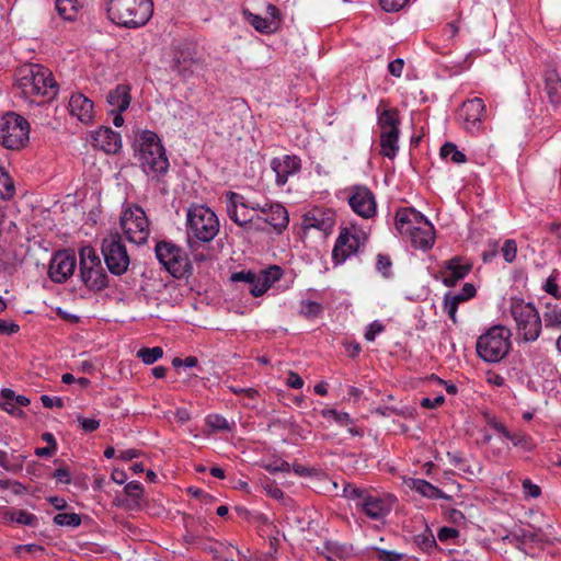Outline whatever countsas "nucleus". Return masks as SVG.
<instances>
[{
    "label": "nucleus",
    "mask_w": 561,
    "mask_h": 561,
    "mask_svg": "<svg viewBox=\"0 0 561 561\" xmlns=\"http://www.w3.org/2000/svg\"><path fill=\"white\" fill-rule=\"evenodd\" d=\"M403 68H404V60L401 58H397V59L392 60L391 62H389V65H388V71L393 77H397V78L401 77Z\"/></svg>",
    "instance_id": "62"
},
{
    "label": "nucleus",
    "mask_w": 561,
    "mask_h": 561,
    "mask_svg": "<svg viewBox=\"0 0 561 561\" xmlns=\"http://www.w3.org/2000/svg\"><path fill=\"white\" fill-rule=\"evenodd\" d=\"M477 354L486 363H499L511 348V331L503 325H494L477 340Z\"/></svg>",
    "instance_id": "7"
},
{
    "label": "nucleus",
    "mask_w": 561,
    "mask_h": 561,
    "mask_svg": "<svg viewBox=\"0 0 561 561\" xmlns=\"http://www.w3.org/2000/svg\"><path fill=\"white\" fill-rule=\"evenodd\" d=\"M1 407L5 412L15 417H22L24 414V412L16 405L14 401H2Z\"/></svg>",
    "instance_id": "61"
},
{
    "label": "nucleus",
    "mask_w": 561,
    "mask_h": 561,
    "mask_svg": "<svg viewBox=\"0 0 561 561\" xmlns=\"http://www.w3.org/2000/svg\"><path fill=\"white\" fill-rule=\"evenodd\" d=\"M343 493L346 499L354 502L355 508L359 513L376 522L385 519L397 502V497L390 493L352 484L345 485Z\"/></svg>",
    "instance_id": "4"
},
{
    "label": "nucleus",
    "mask_w": 561,
    "mask_h": 561,
    "mask_svg": "<svg viewBox=\"0 0 561 561\" xmlns=\"http://www.w3.org/2000/svg\"><path fill=\"white\" fill-rule=\"evenodd\" d=\"M217 215L205 205L193 204L186 210L187 239L210 242L219 232Z\"/></svg>",
    "instance_id": "6"
},
{
    "label": "nucleus",
    "mask_w": 561,
    "mask_h": 561,
    "mask_svg": "<svg viewBox=\"0 0 561 561\" xmlns=\"http://www.w3.org/2000/svg\"><path fill=\"white\" fill-rule=\"evenodd\" d=\"M16 88L31 103H44L58 92L51 72L37 64L23 65L16 71Z\"/></svg>",
    "instance_id": "1"
},
{
    "label": "nucleus",
    "mask_w": 561,
    "mask_h": 561,
    "mask_svg": "<svg viewBox=\"0 0 561 561\" xmlns=\"http://www.w3.org/2000/svg\"><path fill=\"white\" fill-rule=\"evenodd\" d=\"M306 222L310 227H330L332 225V215L321 209H314L306 216Z\"/></svg>",
    "instance_id": "33"
},
{
    "label": "nucleus",
    "mask_w": 561,
    "mask_h": 561,
    "mask_svg": "<svg viewBox=\"0 0 561 561\" xmlns=\"http://www.w3.org/2000/svg\"><path fill=\"white\" fill-rule=\"evenodd\" d=\"M510 440L514 446L520 447L524 451H531L536 446L531 437L522 432L512 433Z\"/></svg>",
    "instance_id": "42"
},
{
    "label": "nucleus",
    "mask_w": 561,
    "mask_h": 561,
    "mask_svg": "<svg viewBox=\"0 0 561 561\" xmlns=\"http://www.w3.org/2000/svg\"><path fill=\"white\" fill-rule=\"evenodd\" d=\"M522 488L525 499H537L541 495L540 486L533 483L530 479H524L522 482Z\"/></svg>",
    "instance_id": "48"
},
{
    "label": "nucleus",
    "mask_w": 561,
    "mask_h": 561,
    "mask_svg": "<svg viewBox=\"0 0 561 561\" xmlns=\"http://www.w3.org/2000/svg\"><path fill=\"white\" fill-rule=\"evenodd\" d=\"M546 328L561 329V305L547 302L543 311Z\"/></svg>",
    "instance_id": "31"
},
{
    "label": "nucleus",
    "mask_w": 561,
    "mask_h": 561,
    "mask_svg": "<svg viewBox=\"0 0 561 561\" xmlns=\"http://www.w3.org/2000/svg\"><path fill=\"white\" fill-rule=\"evenodd\" d=\"M255 204L254 201H248L243 195L228 192L226 194V208L229 218L237 225L244 227L254 225L255 221Z\"/></svg>",
    "instance_id": "14"
},
{
    "label": "nucleus",
    "mask_w": 561,
    "mask_h": 561,
    "mask_svg": "<svg viewBox=\"0 0 561 561\" xmlns=\"http://www.w3.org/2000/svg\"><path fill=\"white\" fill-rule=\"evenodd\" d=\"M399 151V136L380 135V153L383 157L393 159Z\"/></svg>",
    "instance_id": "34"
},
{
    "label": "nucleus",
    "mask_w": 561,
    "mask_h": 561,
    "mask_svg": "<svg viewBox=\"0 0 561 561\" xmlns=\"http://www.w3.org/2000/svg\"><path fill=\"white\" fill-rule=\"evenodd\" d=\"M378 116V127L380 128V135L382 136H399L400 130V118L399 112L392 107H381L377 108Z\"/></svg>",
    "instance_id": "24"
},
{
    "label": "nucleus",
    "mask_w": 561,
    "mask_h": 561,
    "mask_svg": "<svg viewBox=\"0 0 561 561\" xmlns=\"http://www.w3.org/2000/svg\"><path fill=\"white\" fill-rule=\"evenodd\" d=\"M135 157L147 176L159 179L169 169L165 148L157 133L142 130L135 141Z\"/></svg>",
    "instance_id": "2"
},
{
    "label": "nucleus",
    "mask_w": 561,
    "mask_h": 561,
    "mask_svg": "<svg viewBox=\"0 0 561 561\" xmlns=\"http://www.w3.org/2000/svg\"><path fill=\"white\" fill-rule=\"evenodd\" d=\"M156 256L165 270L174 277L184 276L190 270V261L183 250L169 241L156 244Z\"/></svg>",
    "instance_id": "13"
},
{
    "label": "nucleus",
    "mask_w": 561,
    "mask_h": 561,
    "mask_svg": "<svg viewBox=\"0 0 561 561\" xmlns=\"http://www.w3.org/2000/svg\"><path fill=\"white\" fill-rule=\"evenodd\" d=\"M545 92L550 103L557 105L561 102V77L554 69L546 70L543 75Z\"/></svg>",
    "instance_id": "27"
},
{
    "label": "nucleus",
    "mask_w": 561,
    "mask_h": 561,
    "mask_svg": "<svg viewBox=\"0 0 561 561\" xmlns=\"http://www.w3.org/2000/svg\"><path fill=\"white\" fill-rule=\"evenodd\" d=\"M11 520L25 526L34 527L37 525V517L23 510H18L11 513Z\"/></svg>",
    "instance_id": "44"
},
{
    "label": "nucleus",
    "mask_w": 561,
    "mask_h": 561,
    "mask_svg": "<svg viewBox=\"0 0 561 561\" xmlns=\"http://www.w3.org/2000/svg\"><path fill=\"white\" fill-rule=\"evenodd\" d=\"M471 264L460 257H453L444 263L440 270V279L445 286L451 287L467 276Z\"/></svg>",
    "instance_id": "19"
},
{
    "label": "nucleus",
    "mask_w": 561,
    "mask_h": 561,
    "mask_svg": "<svg viewBox=\"0 0 561 561\" xmlns=\"http://www.w3.org/2000/svg\"><path fill=\"white\" fill-rule=\"evenodd\" d=\"M102 253L108 271L116 276L125 274L130 264L126 245L118 234H111L103 240Z\"/></svg>",
    "instance_id": "12"
},
{
    "label": "nucleus",
    "mask_w": 561,
    "mask_h": 561,
    "mask_svg": "<svg viewBox=\"0 0 561 561\" xmlns=\"http://www.w3.org/2000/svg\"><path fill=\"white\" fill-rule=\"evenodd\" d=\"M68 110L71 116L76 117L83 124H89L93 121V102L82 93H75L71 95Z\"/></svg>",
    "instance_id": "23"
},
{
    "label": "nucleus",
    "mask_w": 561,
    "mask_h": 561,
    "mask_svg": "<svg viewBox=\"0 0 561 561\" xmlns=\"http://www.w3.org/2000/svg\"><path fill=\"white\" fill-rule=\"evenodd\" d=\"M255 207L256 215L254 225L256 229H264L262 224L268 225L278 231L287 227L289 222L288 213L279 203L256 202Z\"/></svg>",
    "instance_id": "15"
},
{
    "label": "nucleus",
    "mask_w": 561,
    "mask_h": 561,
    "mask_svg": "<svg viewBox=\"0 0 561 561\" xmlns=\"http://www.w3.org/2000/svg\"><path fill=\"white\" fill-rule=\"evenodd\" d=\"M242 14L245 21L252 25L255 31L262 34H273L276 32L275 22H273V20L270 21L259 14H254L248 9H243Z\"/></svg>",
    "instance_id": "29"
},
{
    "label": "nucleus",
    "mask_w": 561,
    "mask_h": 561,
    "mask_svg": "<svg viewBox=\"0 0 561 561\" xmlns=\"http://www.w3.org/2000/svg\"><path fill=\"white\" fill-rule=\"evenodd\" d=\"M80 255V272L90 267L101 265L100 257L96 251L89 245L82 247L79 252Z\"/></svg>",
    "instance_id": "32"
},
{
    "label": "nucleus",
    "mask_w": 561,
    "mask_h": 561,
    "mask_svg": "<svg viewBox=\"0 0 561 561\" xmlns=\"http://www.w3.org/2000/svg\"><path fill=\"white\" fill-rule=\"evenodd\" d=\"M560 278V272L553 270L542 285V289L556 299H561V289L559 287Z\"/></svg>",
    "instance_id": "38"
},
{
    "label": "nucleus",
    "mask_w": 561,
    "mask_h": 561,
    "mask_svg": "<svg viewBox=\"0 0 561 561\" xmlns=\"http://www.w3.org/2000/svg\"><path fill=\"white\" fill-rule=\"evenodd\" d=\"M20 327L9 320L0 319V334L11 335L19 331Z\"/></svg>",
    "instance_id": "59"
},
{
    "label": "nucleus",
    "mask_w": 561,
    "mask_h": 561,
    "mask_svg": "<svg viewBox=\"0 0 561 561\" xmlns=\"http://www.w3.org/2000/svg\"><path fill=\"white\" fill-rule=\"evenodd\" d=\"M254 272L251 271H240L232 273L230 276L231 282L238 283L243 282L249 285V288L252 286L253 279H254Z\"/></svg>",
    "instance_id": "54"
},
{
    "label": "nucleus",
    "mask_w": 561,
    "mask_h": 561,
    "mask_svg": "<svg viewBox=\"0 0 561 561\" xmlns=\"http://www.w3.org/2000/svg\"><path fill=\"white\" fill-rule=\"evenodd\" d=\"M78 422L83 431L93 432L99 428L100 421L96 419L78 417Z\"/></svg>",
    "instance_id": "60"
},
{
    "label": "nucleus",
    "mask_w": 561,
    "mask_h": 561,
    "mask_svg": "<svg viewBox=\"0 0 561 561\" xmlns=\"http://www.w3.org/2000/svg\"><path fill=\"white\" fill-rule=\"evenodd\" d=\"M484 114L485 106L480 98H474L463 102L460 110L463 126L470 133H477L480 130Z\"/></svg>",
    "instance_id": "18"
},
{
    "label": "nucleus",
    "mask_w": 561,
    "mask_h": 561,
    "mask_svg": "<svg viewBox=\"0 0 561 561\" xmlns=\"http://www.w3.org/2000/svg\"><path fill=\"white\" fill-rule=\"evenodd\" d=\"M501 253L507 263H512L516 259L517 244L515 240L507 239L501 248Z\"/></svg>",
    "instance_id": "47"
},
{
    "label": "nucleus",
    "mask_w": 561,
    "mask_h": 561,
    "mask_svg": "<svg viewBox=\"0 0 561 561\" xmlns=\"http://www.w3.org/2000/svg\"><path fill=\"white\" fill-rule=\"evenodd\" d=\"M458 32H459V26L456 22L447 23L443 30V37L446 41H451L457 36Z\"/></svg>",
    "instance_id": "64"
},
{
    "label": "nucleus",
    "mask_w": 561,
    "mask_h": 561,
    "mask_svg": "<svg viewBox=\"0 0 561 561\" xmlns=\"http://www.w3.org/2000/svg\"><path fill=\"white\" fill-rule=\"evenodd\" d=\"M56 10L64 20H75L78 12V1L56 0Z\"/></svg>",
    "instance_id": "37"
},
{
    "label": "nucleus",
    "mask_w": 561,
    "mask_h": 561,
    "mask_svg": "<svg viewBox=\"0 0 561 561\" xmlns=\"http://www.w3.org/2000/svg\"><path fill=\"white\" fill-rule=\"evenodd\" d=\"M206 424L215 431H228V421L219 414H209L206 416Z\"/></svg>",
    "instance_id": "46"
},
{
    "label": "nucleus",
    "mask_w": 561,
    "mask_h": 561,
    "mask_svg": "<svg viewBox=\"0 0 561 561\" xmlns=\"http://www.w3.org/2000/svg\"><path fill=\"white\" fill-rule=\"evenodd\" d=\"M445 402V397L443 394H437L433 399L423 398L420 402L421 407L425 409H436L440 407Z\"/></svg>",
    "instance_id": "57"
},
{
    "label": "nucleus",
    "mask_w": 561,
    "mask_h": 561,
    "mask_svg": "<svg viewBox=\"0 0 561 561\" xmlns=\"http://www.w3.org/2000/svg\"><path fill=\"white\" fill-rule=\"evenodd\" d=\"M468 479L476 478L482 471V466L479 461L467 459L462 466L458 468Z\"/></svg>",
    "instance_id": "45"
},
{
    "label": "nucleus",
    "mask_w": 561,
    "mask_h": 561,
    "mask_svg": "<svg viewBox=\"0 0 561 561\" xmlns=\"http://www.w3.org/2000/svg\"><path fill=\"white\" fill-rule=\"evenodd\" d=\"M323 311V307L320 302L310 300V299H302L300 301V309L299 313L308 319H314L318 318Z\"/></svg>",
    "instance_id": "39"
},
{
    "label": "nucleus",
    "mask_w": 561,
    "mask_h": 561,
    "mask_svg": "<svg viewBox=\"0 0 561 561\" xmlns=\"http://www.w3.org/2000/svg\"><path fill=\"white\" fill-rule=\"evenodd\" d=\"M518 335L526 342L536 341L541 332V318L531 302L513 298L510 306Z\"/></svg>",
    "instance_id": "8"
},
{
    "label": "nucleus",
    "mask_w": 561,
    "mask_h": 561,
    "mask_svg": "<svg viewBox=\"0 0 561 561\" xmlns=\"http://www.w3.org/2000/svg\"><path fill=\"white\" fill-rule=\"evenodd\" d=\"M106 101L111 107V113L126 111L130 104L129 88L124 84L117 85L110 91Z\"/></svg>",
    "instance_id": "26"
},
{
    "label": "nucleus",
    "mask_w": 561,
    "mask_h": 561,
    "mask_svg": "<svg viewBox=\"0 0 561 561\" xmlns=\"http://www.w3.org/2000/svg\"><path fill=\"white\" fill-rule=\"evenodd\" d=\"M125 493L129 496L126 504L127 508H138L140 506V497L142 495V486L137 481H131L125 485Z\"/></svg>",
    "instance_id": "35"
},
{
    "label": "nucleus",
    "mask_w": 561,
    "mask_h": 561,
    "mask_svg": "<svg viewBox=\"0 0 561 561\" xmlns=\"http://www.w3.org/2000/svg\"><path fill=\"white\" fill-rule=\"evenodd\" d=\"M31 126L26 118L14 112L0 117V144L10 150H20L28 144Z\"/></svg>",
    "instance_id": "9"
},
{
    "label": "nucleus",
    "mask_w": 561,
    "mask_h": 561,
    "mask_svg": "<svg viewBox=\"0 0 561 561\" xmlns=\"http://www.w3.org/2000/svg\"><path fill=\"white\" fill-rule=\"evenodd\" d=\"M283 276V270L277 265H272L254 274V279L249 291L254 297L264 295Z\"/></svg>",
    "instance_id": "20"
},
{
    "label": "nucleus",
    "mask_w": 561,
    "mask_h": 561,
    "mask_svg": "<svg viewBox=\"0 0 561 561\" xmlns=\"http://www.w3.org/2000/svg\"><path fill=\"white\" fill-rule=\"evenodd\" d=\"M137 356L142 360L144 364L151 365L163 356V350L160 346H154L151 348L144 347L137 352Z\"/></svg>",
    "instance_id": "40"
},
{
    "label": "nucleus",
    "mask_w": 561,
    "mask_h": 561,
    "mask_svg": "<svg viewBox=\"0 0 561 561\" xmlns=\"http://www.w3.org/2000/svg\"><path fill=\"white\" fill-rule=\"evenodd\" d=\"M320 414L322 417L327 420H332L334 423H336L339 426H350L348 432L352 435H358L359 432L352 427L353 420L351 415L347 412H340L334 409H322L320 411Z\"/></svg>",
    "instance_id": "30"
},
{
    "label": "nucleus",
    "mask_w": 561,
    "mask_h": 561,
    "mask_svg": "<svg viewBox=\"0 0 561 561\" xmlns=\"http://www.w3.org/2000/svg\"><path fill=\"white\" fill-rule=\"evenodd\" d=\"M121 228L129 242L144 244L150 234L149 220L138 205H128L121 215Z\"/></svg>",
    "instance_id": "10"
},
{
    "label": "nucleus",
    "mask_w": 561,
    "mask_h": 561,
    "mask_svg": "<svg viewBox=\"0 0 561 561\" xmlns=\"http://www.w3.org/2000/svg\"><path fill=\"white\" fill-rule=\"evenodd\" d=\"M153 3L151 0H110L107 14L115 24L137 28L144 26L152 16Z\"/></svg>",
    "instance_id": "5"
},
{
    "label": "nucleus",
    "mask_w": 561,
    "mask_h": 561,
    "mask_svg": "<svg viewBox=\"0 0 561 561\" xmlns=\"http://www.w3.org/2000/svg\"><path fill=\"white\" fill-rule=\"evenodd\" d=\"M367 238L366 231L357 226L341 229L332 251L333 262L336 265L343 264L365 245Z\"/></svg>",
    "instance_id": "11"
},
{
    "label": "nucleus",
    "mask_w": 561,
    "mask_h": 561,
    "mask_svg": "<svg viewBox=\"0 0 561 561\" xmlns=\"http://www.w3.org/2000/svg\"><path fill=\"white\" fill-rule=\"evenodd\" d=\"M266 14L267 16H265L267 20H273V22H275V26H276V32L279 30L280 27V24H282V19H280V13H279V10L274 5V4H268L266 7Z\"/></svg>",
    "instance_id": "58"
},
{
    "label": "nucleus",
    "mask_w": 561,
    "mask_h": 561,
    "mask_svg": "<svg viewBox=\"0 0 561 561\" xmlns=\"http://www.w3.org/2000/svg\"><path fill=\"white\" fill-rule=\"evenodd\" d=\"M302 378L295 371L290 370L286 380V385L294 389H301L304 387Z\"/></svg>",
    "instance_id": "63"
},
{
    "label": "nucleus",
    "mask_w": 561,
    "mask_h": 561,
    "mask_svg": "<svg viewBox=\"0 0 561 561\" xmlns=\"http://www.w3.org/2000/svg\"><path fill=\"white\" fill-rule=\"evenodd\" d=\"M92 146L106 153H116L122 148V137L110 127H100L91 136Z\"/></svg>",
    "instance_id": "22"
},
{
    "label": "nucleus",
    "mask_w": 561,
    "mask_h": 561,
    "mask_svg": "<svg viewBox=\"0 0 561 561\" xmlns=\"http://www.w3.org/2000/svg\"><path fill=\"white\" fill-rule=\"evenodd\" d=\"M391 265H392V263L388 255H383V254L377 255L376 268L385 277H388L390 275Z\"/></svg>",
    "instance_id": "50"
},
{
    "label": "nucleus",
    "mask_w": 561,
    "mask_h": 561,
    "mask_svg": "<svg viewBox=\"0 0 561 561\" xmlns=\"http://www.w3.org/2000/svg\"><path fill=\"white\" fill-rule=\"evenodd\" d=\"M385 330V325L379 321L371 322L366 331H365V339L369 342L375 341L376 336L381 333Z\"/></svg>",
    "instance_id": "55"
},
{
    "label": "nucleus",
    "mask_w": 561,
    "mask_h": 561,
    "mask_svg": "<svg viewBox=\"0 0 561 561\" xmlns=\"http://www.w3.org/2000/svg\"><path fill=\"white\" fill-rule=\"evenodd\" d=\"M347 199L352 210L358 216L370 218L376 214V199L368 187L353 186Z\"/></svg>",
    "instance_id": "16"
},
{
    "label": "nucleus",
    "mask_w": 561,
    "mask_h": 561,
    "mask_svg": "<svg viewBox=\"0 0 561 561\" xmlns=\"http://www.w3.org/2000/svg\"><path fill=\"white\" fill-rule=\"evenodd\" d=\"M77 266L76 255L71 251H58L50 260L48 275L55 283H62L70 277Z\"/></svg>",
    "instance_id": "17"
},
{
    "label": "nucleus",
    "mask_w": 561,
    "mask_h": 561,
    "mask_svg": "<svg viewBox=\"0 0 561 561\" xmlns=\"http://www.w3.org/2000/svg\"><path fill=\"white\" fill-rule=\"evenodd\" d=\"M458 304L450 299L447 295H445L444 297V304H443V309L444 311L448 314V317L450 318V320L456 323L457 322V309H458Z\"/></svg>",
    "instance_id": "52"
},
{
    "label": "nucleus",
    "mask_w": 561,
    "mask_h": 561,
    "mask_svg": "<svg viewBox=\"0 0 561 561\" xmlns=\"http://www.w3.org/2000/svg\"><path fill=\"white\" fill-rule=\"evenodd\" d=\"M440 157L446 161L460 164L466 162V156L453 142H446L440 148Z\"/></svg>",
    "instance_id": "36"
},
{
    "label": "nucleus",
    "mask_w": 561,
    "mask_h": 561,
    "mask_svg": "<svg viewBox=\"0 0 561 561\" xmlns=\"http://www.w3.org/2000/svg\"><path fill=\"white\" fill-rule=\"evenodd\" d=\"M262 488L265 491V493L274 500H282L284 497V492L277 486V484L274 481H263Z\"/></svg>",
    "instance_id": "49"
},
{
    "label": "nucleus",
    "mask_w": 561,
    "mask_h": 561,
    "mask_svg": "<svg viewBox=\"0 0 561 561\" xmlns=\"http://www.w3.org/2000/svg\"><path fill=\"white\" fill-rule=\"evenodd\" d=\"M14 193V184L8 172L4 170L0 173V196L3 199H10L13 197Z\"/></svg>",
    "instance_id": "43"
},
{
    "label": "nucleus",
    "mask_w": 561,
    "mask_h": 561,
    "mask_svg": "<svg viewBox=\"0 0 561 561\" xmlns=\"http://www.w3.org/2000/svg\"><path fill=\"white\" fill-rule=\"evenodd\" d=\"M396 229L411 244L421 250H428L435 242V229L432 222L414 208H400L396 214Z\"/></svg>",
    "instance_id": "3"
},
{
    "label": "nucleus",
    "mask_w": 561,
    "mask_h": 561,
    "mask_svg": "<svg viewBox=\"0 0 561 561\" xmlns=\"http://www.w3.org/2000/svg\"><path fill=\"white\" fill-rule=\"evenodd\" d=\"M404 484L421 494L422 496L428 499H444L445 494L438 488L434 486L432 483L427 482L423 479L408 478L404 479Z\"/></svg>",
    "instance_id": "28"
},
{
    "label": "nucleus",
    "mask_w": 561,
    "mask_h": 561,
    "mask_svg": "<svg viewBox=\"0 0 561 561\" xmlns=\"http://www.w3.org/2000/svg\"><path fill=\"white\" fill-rule=\"evenodd\" d=\"M300 167V159L296 156L286 154L271 161V168L275 172L276 183L279 186L285 185L288 178L295 175Z\"/></svg>",
    "instance_id": "21"
},
{
    "label": "nucleus",
    "mask_w": 561,
    "mask_h": 561,
    "mask_svg": "<svg viewBox=\"0 0 561 561\" xmlns=\"http://www.w3.org/2000/svg\"><path fill=\"white\" fill-rule=\"evenodd\" d=\"M459 531L454 527H442L437 533V538L442 542H447L456 539Z\"/></svg>",
    "instance_id": "56"
},
{
    "label": "nucleus",
    "mask_w": 561,
    "mask_h": 561,
    "mask_svg": "<svg viewBox=\"0 0 561 561\" xmlns=\"http://www.w3.org/2000/svg\"><path fill=\"white\" fill-rule=\"evenodd\" d=\"M409 0H380L382 9L387 12H397L403 9Z\"/></svg>",
    "instance_id": "53"
},
{
    "label": "nucleus",
    "mask_w": 561,
    "mask_h": 561,
    "mask_svg": "<svg viewBox=\"0 0 561 561\" xmlns=\"http://www.w3.org/2000/svg\"><path fill=\"white\" fill-rule=\"evenodd\" d=\"M54 523L58 526L76 528L81 524V517L76 513H59L55 515Z\"/></svg>",
    "instance_id": "41"
},
{
    "label": "nucleus",
    "mask_w": 561,
    "mask_h": 561,
    "mask_svg": "<svg viewBox=\"0 0 561 561\" xmlns=\"http://www.w3.org/2000/svg\"><path fill=\"white\" fill-rule=\"evenodd\" d=\"M377 559L379 561H400L403 558V554L393 550H386L381 548H376Z\"/></svg>",
    "instance_id": "51"
},
{
    "label": "nucleus",
    "mask_w": 561,
    "mask_h": 561,
    "mask_svg": "<svg viewBox=\"0 0 561 561\" xmlns=\"http://www.w3.org/2000/svg\"><path fill=\"white\" fill-rule=\"evenodd\" d=\"M81 279L84 285L91 290H102L108 284V277L104 268L101 265L82 270L80 272Z\"/></svg>",
    "instance_id": "25"
}]
</instances>
